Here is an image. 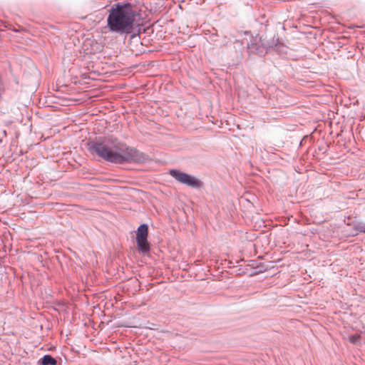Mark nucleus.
Returning a JSON list of instances; mask_svg holds the SVG:
<instances>
[{
  "label": "nucleus",
  "instance_id": "1",
  "mask_svg": "<svg viewBox=\"0 0 365 365\" xmlns=\"http://www.w3.org/2000/svg\"><path fill=\"white\" fill-rule=\"evenodd\" d=\"M88 146L92 154L113 163H140L146 159L143 153L118 140L106 139L92 142Z\"/></svg>",
  "mask_w": 365,
  "mask_h": 365
},
{
  "label": "nucleus",
  "instance_id": "2",
  "mask_svg": "<svg viewBox=\"0 0 365 365\" xmlns=\"http://www.w3.org/2000/svg\"><path fill=\"white\" fill-rule=\"evenodd\" d=\"M137 13L130 4H114L109 9L107 24L111 32L129 33L133 28Z\"/></svg>",
  "mask_w": 365,
  "mask_h": 365
},
{
  "label": "nucleus",
  "instance_id": "7",
  "mask_svg": "<svg viewBox=\"0 0 365 365\" xmlns=\"http://www.w3.org/2000/svg\"><path fill=\"white\" fill-rule=\"evenodd\" d=\"M359 336L358 334H354L349 336V341L352 344H357L359 342Z\"/></svg>",
  "mask_w": 365,
  "mask_h": 365
},
{
  "label": "nucleus",
  "instance_id": "4",
  "mask_svg": "<svg viewBox=\"0 0 365 365\" xmlns=\"http://www.w3.org/2000/svg\"><path fill=\"white\" fill-rule=\"evenodd\" d=\"M148 227L146 224L140 225L136 233V244L140 252L145 255L150 251V244L148 241Z\"/></svg>",
  "mask_w": 365,
  "mask_h": 365
},
{
  "label": "nucleus",
  "instance_id": "3",
  "mask_svg": "<svg viewBox=\"0 0 365 365\" xmlns=\"http://www.w3.org/2000/svg\"><path fill=\"white\" fill-rule=\"evenodd\" d=\"M169 174L178 182L192 188H199L202 185L201 181L193 175L183 173L179 170H170Z\"/></svg>",
  "mask_w": 365,
  "mask_h": 365
},
{
  "label": "nucleus",
  "instance_id": "6",
  "mask_svg": "<svg viewBox=\"0 0 365 365\" xmlns=\"http://www.w3.org/2000/svg\"><path fill=\"white\" fill-rule=\"evenodd\" d=\"M354 229L358 232H365V222H359L354 225Z\"/></svg>",
  "mask_w": 365,
  "mask_h": 365
},
{
  "label": "nucleus",
  "instance_id": "5",
  "mask_svg": "<svg viewBox=\"0 0 365 365\" xmlns=\"http://www.w3.org/2000/svg\"><path fill=\"white\" fill-rule=\"evenodd\" d=\"M56 360L51 355H45L41 359V364L43 365H56Z\"/></svg>",
  "mask_w": 365,
  "mask_h": 365
}]
</instances>
